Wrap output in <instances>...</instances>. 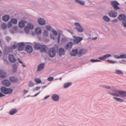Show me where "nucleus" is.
<instances>
[{
    "instance_id": "55",
    "label": "nucleus",
    "mask_w": 126,
    "mask_h": 126,
    "mask_svg": "<svg viewBox=\"0 0 126 126\" xmlns=\"http://www.w3.org/2000/svg\"><path fill=\"white\" fill-rule=\"evenodd\" d=\"M41 88V87H37L33 91H34L35 90H38L40 89Z\"/></svg>"
},
{
    "instance_id": "3",
    "label": "nucleus",
    "mask_w": 126,
    "mask_h": 126,
    "mask_svg": "<svg viewBox=\"0 0 126 126\" xmlns=\"http://www.w3.org/2000/svg\"><path fill=\"white\" fill-rule=\"evenodd\" d=\"M73 37L74 38L73 42L75 44L79 43L82 40V38L81 37L73 36Z\"/></svg>"
},
{
    "instance_id": "24",
    "label": "nucleus",
    "mask_w": 126,
    "mask_h": 126,
    "mask_svg": "<svg viewBox=\"0 0 126 126\" xmlns=\"http://www.w3.org/2000/svg\"><path fill=\"white\" fill-rule=\"evenodd\" d=\"M111 56V55L110 54H106L103 57L99 58V59L102 60H104L107 58Z\"/></svg>"
},
{
    "instance_id": "57",
    "label": "nucleus",
    "mask_w": 126,
    "mask_h": 126,
    "mask_svg": "<svg viewBox=\"0 0 126 126\" xmlns=\"http://www.w3.org/2000/svg\"><path fill=\"white\" fill-rule=\"evenodd\" d=\"M122 63H124L125 64H126V61H125L124 60H122Z\"/></svg>"
},
{
    "instance_id": "28",
    "label": "nucleus",
    "mask_w": 126,
    "mask_h": 126,
    "mask_svg": "<svg viewBox=\"0 0 126 126\" xmlns=\"http://www.w3.org/2000/svg\"><path fill=\"white\" fill-rule=\"evenodd\" d=\"M35 32L36 34H40L41 33V30L40 28H37L35 30Z\"/></svg>"
},
{
    "instance_id": "27",
    "label": "nucleus",
    "mask_w": 126,
    "mask_h": 126,
    "mask_svg": "<svg viewBox=\"0 0 126 126\" xmlns=\"http://www.w3.org/2000/svg\"><path fill=\"white\" fill-rule=\"evenodd\" d=\"M17 112V110L15 109H13L10 110L9 113L10 115H13Z\"/></svg>"
},
{
    "instance_id": "17",
    "label": "nucleus",
    "mask_w": 126,
    "mask_h": 126,
    "mask_svg": "<svg viewBox=\"0 0 126 126\" xmlns=\"http://www.w3.org/2000/svg\"><path fill=\"white\" fill-rule=\"evenodd\" d=\"M78 50L77 49L73 50L70 53V55L73 56H75L78 53Z\"/></svg>"
},
{
    "instance_id": "39",
    "label": "nucleus",
    "mask_w": 126,
    "mask_h": 126,
    "mask_svg": "<svg viewBox=\"0 0 126 126\" xmlns=\"http://www.w3.org/2000/svg\"><path fill=\"white\" fill-rule=\"evenodd\" d=\"M76 1L81 5H83L85 4V3L84 2L80 1V0H76Z\"/></svg>"
},
{
    "instance_id": "63",
    "label": "nucleus",
    "mask_w": 126,
    "mask_h": 126,
    "mask_svg": "<svg viewBox=\"0 0 126 126\" xmlns=\"http://www.w3.org/2000/svg\"><path fill=\"white\" fill-rule=\"evenodd\" d=\"M24 92L25 94H26L28 92V91H26L25 90H24Z\"/></svg>"
},
{
    "instance_id": "7",
    "label": "nucleus",
    "mask_w": 126,
    "mask_h": 126,
    "mask_svg": "<svg viewBox=\"0 0 126 126\" xmlns=\"http://www.w3.org/2000/svg\"><path fill=\"white\" fill-rule=\"evenodd\" d=\"M108 14L110 17L114 18L117 16V13L114 11H112L109 13Z\"/></svg>"
},
{
    "instance_id": "60",
    "label": "nucleus",
    "mask_w": 126,
    "mask_h": 126,
    "mask_svg": "<svg viewBox=\"0 0 126 126\" xmlns=\"http://www.w3.org/2000/svg\"><path fill=\"white\" fill-rule=\"evenodd\" d=\"M53 35L52 34H51L50 35V36L53 39H54V38L53 37Z\"/></svg>"
},
{
    "instance_id": "8",
    "label": "nucleus",
    "mask_w": 126,
    "mask_h": 126,
    "mask_svg": "<svg viewBox=\"0 0 126 126\" xmlns=\"http://www.w3.org/2000/svg\"><path fill=\"white\" fill-rule=\"evenodd\" d=\"M40 50L42 52H47L48 50V48L45 45H41Z\"/></svg>"
},
{
    "instance_id": "6",
    "label": "nucleus",
    "mask_w": 126,
    "mask_h": 126,
    "mask_svg": "<svg viewBox=\"0 0 126 126\" xmlns=\"http://www.w3.org/2000/svg\"><path fill=\"white\" fill-rule=\"evenodd\" d=\"M25 45L23 43H19L17 44V48L19 51H22L24 49Z\"/></svg>"
},
{
    "instance_id": "41",
    "label": "nucleus",
    "mask_w": 126,
    "mask_h": 126,
    "mask_svg": "<svg viewBox=\"0 0 126 126\" xmlns=\"http://www.w3.org/2000/svg\"><path fill=\"white\" fill-rule=\"evenodd\" d=\"M18 60L19 63L22 64V66L23 67H26L25 65L23 64V63L21 61L20 59H18Z\"/></svg>"
},
{
    "instance_id": "44",
    "label": "nucleus",
    "mask_w": 126,
    "mask_h": 126,
    "mask_svg": "<svg viewBox=\"0 0 126 126\" xmlns=\"http://www.w3.org/2000/svg\"><path fill=\"white\" fill-rule=\"evenodd\" d=\"M107 61L110 63H114L116 62V61L110 60H107Z\"/></svg>"
},
{
    "instance_id": "58",
    "label": "nucleus",
    "mask_w": 126,
    "mask_h": 126,
    "mask_svg": "<svg viewBox=\"0 0 126 126\" xmlns=\"http://www.w3.org/2000/svg\"><path fill=\"white\" fill-rule=\"evenodd\" d=\"M40 92V91H39L38 93H37L36 94L34 95V96H36Z\"/></svg>"
},
{
    "instance_id": "50",
    "label": "nucleus",
    "mask_w": 126,
    "mask_h": 126,
    "mask_svg": "<svg viewBox=\"0 0 126 126\" xmlns=\"http://www.w3.org/2000/svg\"><path fill=\"white\" fill-rule=\"evenodd\" d=\"M16 48H17V45H13L11 47L12 49H15Z\"/></svg>"
},
{
    "instance_id": "40",
    "label": "nucleus",
    "mask_w": 126,
    "mask_h": 126,
    "mask_svg": "<svg viewBox=\"0 0 126 126\" xmlns=\"http://www.w3.org/2000/svg\"><path fill=\"white\" fill-rule=\"evenodd\" d=\"M6 27V25L5 23H3L1 25V28L3 29H5Z\"/></svg>"
},
{
    "instance_id": "49",
    "label": "nucleus",
    "mask_w": 126,
    "mask_h": 126,
    "mask_svg": "<svg viewBox=\"0 0 126 126\" xmlns=\"http://www.w3.org/2000/svg\"><path fill=\"white\" fill-rule=\"evenodd\" d=\"M102 86L103 87L108 89H110V87L109 86H108L106 85H103Z\"/></svg>"
},
{
    "instance_id": "16",
    "label": "nucleus",
    "mask_w": 126,
    "mask_h": 126,
    "mask_svg": "<svg viewBox=\"0 0 126 126\" xmlns=\"http://www.w3.org/2000/svg\"><path fill=\"white\" fill-rule=\"evenodd\" d=\"M26 21H21L19 22L18 25L20 28H23L25 26V24Z\"/></svg>"
},
{
    "instance_id": "18",
    "label": "nucleus",
    "mask_w": 126,
    "mask_h": 126,
    "mask_svg": "<svg viewBox=\"0 0 126 126\" xmlns=\"http://www.w3.org/2000/svg\"><path fill=\"white\" fill-rule=\"evenodd\" d=\"M87 51V50H86L82 49L80 50L78 54L79 55V56H80L81 55L84 54L86 53Z\"/></svg>"
},
{
    "instance_id": "59",
    "label": "nucleus",
    "mask_w": 126,
    "mask_h": 126,
    "mask_svg": "<svg viewBox=\"0 0 126 126\" xmlns=\"http://www.w3.org/2000/svg\"><path fill=\"white\" fill-rule=\"evenodd\" d=\"M4 95L0 92V97L3 96Z\"/></svg>"
},
{
    "instance_id": "53",
    "label": "nucleus",
    "mask_w": 126,
    "mask_h": 126,
    "mask_svg": "<svg viewBox=\"0 0 126 126\" xmlns=\"http://www.w3.org/2000/svg\"><path fill=\"white\" fill-rule=\"evenodd\" d=\"M12 21L8 23V25L9 27L11 26L12 24Z\"/></svg>"
},
{
    "instance_id": "43",
    "label": "nucleus",
    "mask_w": 126,
    "mask_h": 126,
    "mask_svg": "<svg viewBox=\"0 0 126 126\" xmlns=\"http://www.w3.org/2000/svg\"><path fill=\"white\" fill-rule=\"evenodd\" d=\"M44 35L45 36H47L48 35V31H44L43 32Z\"/></svg>"
},
{
    "instance_id": "15",
    "label": "nucleus",
    "mask_w": 126,
    "mask_h": 126,
    "mask_svg": "<svg viewBox=\"0 0 126 126\" xmlns=\"http://www.w3.org/2000/svg\"><path fill=\"white\" fill-rule=\"evenodd\" d=\"M44 67V63L41 64L39 65L38 67L37 71H40L43 69Z\"/></svg>"
},
{
    "instance_id": "42",
    "label": "nucleus",
    "mask_w": 126,
    "mask_h": 126,
    "mask_svg": "<svg viewBox=\"0 0 126 126\" xmlns=\"http://www.w3.org/2000/svg\"><path fill=\"white\" fill-rule=\"evenodd\" d=\"M120 58L122 59H124L126 58V54H122L120 56Z\"/></svg>"
},
{
    "instance_id": "19",
    "label": "nucleus",
    "mask_w": 126,
    "mask_h": 126,
    "mask_svg": "<svg viewBox=\"0 0 126 126\" xmlns=\"http://www.w3.org/2000/svg\"><path fill=\"white\" fill-rule=\"evenodd\" d=\"M6 77V74L2 70H0V78H5Z\"/></svg>"
},
{
    "instance_id": "26",
    "label": "nucleus",
    "mask_w": 126,
    "mask_h": 126,
    "mask_svg": "<svg viewBox=\"0 0 126 126\" xmlns=\"http://www.w3.org/2000/svg\"><path fill=\"white\" fill-rule=\"evenodd\" d=\"M17 79L15 77H12L10 78V81L13 82H16L17 81Z\"/></svg>"
},
{
    "instance_id": "9",
    "label": "nucleus",
    "mask_w": 126,
    "mask_h": 126,
    "mask_svg": "<svg viewBox=\"0 0 126 126\" xmlns=\"http://www.w3.org/2000/svg\"><path fill=\"white\" fill-rule=\"evenodd\" d=\"M26 50L28 53H30L32 51V47L30 45H27L26 47Z\"/></svg>"
},
{
    "instance_id": "54",
    "label": "nucleus",
    "mask_w": 126,
    "mask_h": 126,
    "mask_svg": "<svg viewBox=\"0 0 126 126\" xmlns=\"http://www.w3.org/2000/svg\"><path fill=\"white\" fill-rule=\"evenodd\" d=\"M123 23L124 27L126 28V21L124 20L123 21Z\"/></svg>"
},
{
    "instance_id": "20",
    "label": "nucleus",
    "mask_w": 126,
    "mask_h": 126,
    "mask_svg": "<svg viewBox=\"0 0 126 126\" xmlns=\"http://www.w3.org/2000/svg\"><path fill=\"white\" fill-rule=\"evenodd\" d=\"M126 18V16L125 15L123 14L120 15L118 17V18L120 20H124Z\"/></svg>"
},
{
    "instance_id": "2",
    "label": "nucleus",
    "mask_w": 126,
    "mask_h": 126,
    "mask_svg": "<svg viewBox=\"0 0 126 126\" xmlns=\"http://www.w3.org/2000/svg\"><path fill=\"white\" fill-rule=\"evenodd\" d=\"M56 53L55 48H50L48 52V54L50 57L51 58L54 57Z\"/></svg>"
},
{
    "instance_id": "37",
    "label": "nucleus",
    "mask_w": 126,
    "mask_h": 126,
    "mask_svg": "<svg viewBox=\"0 0 126 126\" xmlns=\"http://www.w3.org/2000/svg\"><path fill=\"white\" fill-rule=\"evenodd\" d=\"M29 29L28 26H26L24 28V31L26 33H28L29 32Z\"/></svg>"
},
{
    "instance_id": "29",
    "label": "nucleus",
    "mask_w": 126,
    "mask_h": 126,
    "mask_svg": "<svg viewBox=\"0 0 126 126\" xmlns=\"http://www.w3.org/2000/svg\"><path fill=\"white\" fill-rule=\"evenodd\" d=\"M72 84L71 83H67L64 84V88H66L68 87Z\"/></svg>"
},
{
    "instance_id": "52",
    "label": "nucleus",
    "mask_w": 126,
    "mask_h": 126,
    "mask_svg": "<svg viewBox=\"0 0 126 126\" xmlns=\"http://www.w3.org/2000/svg\"><path fill=\"white\" fill-rule=\"evenodd\" d=\"M46 29L48 31L50 30L51 29V27L50 26H47L46 27Z\"/></svg>"
},
{
    "instance_id": "34",
    "label": "nucleus",
    "mask_w": 126,
    "mask_h": 126,
    "mask_svg": "<svg viewBox=\"0 0 126 126\" xmlns=\"http://www.w3.org/2000/svg\"><path fill=\"white\" fill-rule=\"evenodd\" d=\"M113 98L115 99V100L121 102H122L124 101L123 100L120 98L116 97H113Z\"/></svg>"
},
{
    "instance_id": "36",
    "label": "nucleus",
    "mask_w": 126,
    "mask_h": 126,
    "mask_svg": "<svg viewBox=\"0 0 126 126\" xmlns=\"http://www.w3.org/2000/svg\"><path fill=\"white\" fill-rule=\"evenodd\" d=\"M13 71L14 72H16L17 70V66L16 64H14L13 65Z\"/></svg>"
},
{
    "instance_id": "13",
    "label": "nucleus",
    "mask_w": 126,
    "mask_h": 126,
    "mask_svg": "<svg viewBox=\"0 0 126 126\" xmlns=\"http://www.w3.org/2000/svg\"><path fill=\"white\" fill-rule=\"evenodd\" d=\"M73 45V43L70 42H68L66 45V49H70L72 47V46Z\"/></svg>"
},
{
    "instance_id": "25",
    "label": "nucleus",
    "mask_w": 126,
    "mask_h": 126,
    "mask_svg": "<svg viewBox=\"0 0 126 126\" xmlns=\"http://www.w3.org/2000/svg\"><path fill=\"white\" fill-rule=\"evenodd\" d=\"M65 53V51L64 49L62 48H61L59 50V54L61 56L62 55H64Z\"/></svg>"
},
{
    "instance_id": "61",
    "label": "nucleus",
    "mask_w": 126,
    "mask_h": 126,
    "mask_svg": "<svg viewBox=\"0 0 126 126\" xmlns=\"http://www.w3.org/2000/svg\"><path fill=\"white\" fill-rule=\"evenodd\" d=\"M60 38V35H58V43H59Z\"/></svg>"
},
{
    "instance_id": "47",
    "label": "nucleus",
    "mask_w": 126,
    "mask_h": 126,
    "mask_svg": "<svg viewBox=\"0 0 126 126\" xmlns=\"http://www.w3.org/2000/svg\"><path fill=\"white\" fill-rule=\"evenodd\" d=\"M52 31L55 36L57 35L58 33L56 31L54 30H52Z\"/></svg>"
},
{
    "instance_id": "1",
    "label": "nucleus",
    "mask_w": 126,
    "mask_h": 126,
    "mask_svg": "<svg viewBox=\"0 0 126 126\" xmlns=\"http://www.w3.org/2000/svg\"><path fill=\"white\" fill-rule=\"evenodd\" d=\"M1 92L5 94H10L13 92L12 90L10 88H7L5 87H2L0 88Z\"/></svg>"
},
{
    "instance_id": "45",
    "label": "nucleus",
    "mask_w": 126,
    "mask_h": 126,
    "mask_svg": "<svg viewBox=\"0 0 126 126\" xmlns=\"http://www.w3.org/2000/svg\"><path fill=\"white\" fill-rule=\"evenodd\" d=\"M6 39L7 41L8 42L10 41L11 40V38L9 36H7L6 37Z\"/></svg>"
},
{
    "instance_id": "21",
    "label": "nucleus",
    "mask_w": 126,
    "mask_h": 126,
    "mask_svg": "<svg viewBox=\"0 0 126 126\" xmlns=\"http://www.w3.org/2000/svg\"><path fill=\"white\" fill-rule=\"evenodd\" d=\"M41 45L39 43H35L34 45V48L36 50H40Z\"/></svg>"
},
{
    "instance_id": "14",
    "label": "nucleus",
    "mask_w": 126,
    "mask_h": 126,
    "mask_svg": "<svg viewBox=\"0 0 126 126\" xmlns=\"http://www.w3.org/2000/svg\"><path fill=\"white\" fill-rule=\"evenodd\" d=\"M59 97L58 95L56 94H53L52 96V99L55 101H58L59 100Z\"/></svg>"
},
{
    "instance_id": "11",
    "label": "nucleus",
    "mask_w": 126,
    "mask_h": 126,
    "mask_svg": "<svg viewBox=\"0 0 126 126\" xmlns=\"http://www.w3.org/2000/svg\"><path fill=\"white\" fill-rule=\"evenodd\" d=\"M118 92L122 97L124 98L126 96V92L122 91H118Z\"/></svg>"
},
{
    "instance_id": "64",
    "label": "nucleus",
    "mask_w": 126,
    "mask_h": 126,
    "mask_svg": "<svg viewBox=\"0 0 126 126\" xmlns=\"http://www.w3.org/2000/svg\"><path fill=\"white\" fill-rule=\"evenodd\" d=\"M49 96H47L46 97H45V99H47V98H48V97H49Z\"/></svg>"
},
{
    "instance_id": "46",
    "label": "nucleus",
    "mask_w": 126,
    "mask_h": 126,
    "mask_svg": "<svg viewBox=\"0 0 126 126\" xmlns=\"http://www.w3.org/2000/svg\"><path fill=\"white\" fill-rule=\"evenodd\" d=\"M100 61L98 60L91 59L90 60V62H96Z\"/></svg>"
},
{
    "instance_id": "4",
    "label": "nucleus",
    "mask_w": 126,
    "mask_h": 126,
    "mask_svg": "<svg viewBox=\"0 0 126 126\" xmlns=\"http://www.w3.org/2000/svg\"><path fill=\"white\" fill-rule=\"evenodd\" d=\"M76 26V28L77 31L79 32H82L83 31V29L82 27L81 26L79 23H75V24Z\"/></svg>"
},
{
    "instance_id": "38",
    "label": "nucleus",
    "mask_w": 126,
    "mask_h": 126,
    "mask_svg": "<svg viewBox=\"0 0 126 126\" xmlns=\"http://www.w3.org/2000/svg\"><path fill=\"white\" fill-rule=\"evenodd\" d=\"M28 86L30 87H33L34 86V83L31 81H30L28 83Z\"/></svg>"
},
{
    "instance_id": "35",
    "label": "nucleus",
    "mask_w": 126,
    "mask_h": 126,
    "mask_svg": "<svg viewBox=\"0 0 126 126\" xmlns=\"http://www.w3.org/2000/svg\"><path fill=\"white\" fill-rule=\"evenodd\" d=\"M116 74H123V71L121 70H116Z\"/></svg>"
},
{
    "instance_id": "10",
    "label": "nucleus",
    "mask_w": 126,
    "mask_h": 126,
    "mask_svg": "<svg viewBox=\"0 0 126 126\" xmlns=\"http://www.w3.org/2000/svg\"><path fill=\"white\" fill-rule=\"evenodd\" d=\"M9 59L10 61L12 62H15L16 61L15 58L12 54H10L9 55Z\"/></svg>"
},
{
    "instance_id": "30",
    "label": "nucleus",
    "mask_w": 126,
    "mask_h": 126,
    "mask_svg": "<svg viewBox=\"0 0 126 126\" xmlns=\"http://www.w3.org/2000/svg\"><path fill=\"white\" fill-rule=\"evenodd\" d=\"M27 26L30 29H33L34 26L31 23H28L27 25Z\"/></svg>"
},
{
    "instance_id": "56",
    "label": "nucleus",
    "mask_w": 126,
    "mask_h": 126,
    "mask_svg": "<svg viewBox=\"0 0 126 126\" xmlns=\"http://www.w3.org/2000/svg\"><path fill=\"white\" fill-rule=\"evenodd\" d=\"M117 21L118 20L117 19H115L113 20L112 21V22L114 23H115L117 22Z\"/></svg>"
},
{
    "instance_id": "23",
    "label": "nucleus",
    "mask_w": 126,
    "mask_h": 126,
    "mask_svg": "<svg viewBox=\"0 0 126 126\" xmlns=\"http://www.w3.org/2000/svg\"><path fill=\"white\" fill-rule=\"evenodd\" d=\"M10 19L9 16L7 15H5L2 17V19L5 21H8Z\"/></svg>"
},
{
    "instance_id": "32",
    "label": "nucleus",
    "mask_w": 126,
    "mask_h": 126,
    "mask_svg": "<svg viewBox=\"0 0 126 126\" xmlns=\"http://www.w3.org/2000/svg\"><path fill=\"white\" fill-rule=\"evenodd\" d=\"M35 82L38 83H41V81L40 78H37L34 79Z\"/></svg>"
},
{
    "instance_id": "62",
    "label": "nucleus",
    "mask_w": 126,
    "mask_h": 126,
    "mask_svg": "<svg viewBox=\"0 0 126 126\" xmlns=\"http://www.w3.org/2000/svg\"><path fill=\"white\" fill-rule=\"evenodd\" d=\"M110 94L112 95L113 96H115L116 94H113L112 93H110Z\"/></svg>"
},
{
    "instance_id": "5",
    "label": "nucleus",
    "mask_w": 126,
    "mask_h": 126,
    "mask_svg": "<svg viewBox=\"0 0 126 126\" xmlns=\"http://www.w3.org/2000/svg\"><path fill=\"white\" fill-rule=\"evenodd\" d=\"M111 4L114 8L115 10H117V9H120V8L117 5L119 4L116 1H111Z\"/></svg>"
},
{
    "instance_id": "12",
    "label": "nucleus",
    "mask_w": 126,
    "mask_h": 126,
    "mask_svg": "<svg viewBox=\"0 0 126 126\" xmlns=\"http://www.w3.org/2000/svg\"><path fill=\"white\" fill-rule=\"evenodd\" d=\"M2 83L3 85L6 86H8L10 84V82L7 80H5L3 81H2Z\"/></svg>"
},
{
    "instance_id": "51",
    "label": "nucleus",
    "mask_w": 126,
    "mask_h": 126,
    "mask_svg": "<svg viewBox=\"0 0 126 126\" xmlns=\"http://www.w3.org/2000/svg\"><path fill=\"white\" fill-rule=\"evenodd\" d=\"M114 58L116 59H119L120 58V56H119L117 55H114Z\"/></svg>"
},
{
    "instance_id": "48",
    "label": "nucleus",
    "mask_w": 126,
    "mask_h": 126,
    "mask_svg": "<svg viewBox=\"0 0 126 126\" xmlns=\"http://www.w3.org/2000/svg\"><path fill=\"white\" fill-rule=\"evenodd\" d=\"M54 79L53 77H49L48 78L47 80L49 81H51L52 80Z\"/></svg>"
},
{
    "instance_id": "33",
    "label": "nucleus",
    "mask_w": 126,
    "mask_h": 126,
    "mask_svg": "<svg viewBox=\"0 0 126 126\" xmlns=\"http://www.w3.org/2000/svg\"><path fill=\"white\" fill-rule=\"evenodd\" d=\"M11 21L14 24H16L17 22V21L16 19L13 18L11 19Z\"/></svg>"
},
{
    "instance_id": "31",
    "label": "nucleus",
    "mask_w": 126,
    "mask_h": 126,
    "mask_svg": "<svg viewBox=\"0 0 126 126\" xmlns=\"http://www.w3.org/2000/svg\"><path fill=\"white\" fill-rule=\"evenodd\" d=\"M103 19L105 21L107 22H109L110 20L108 16H104L103 17Z\"/></svg>"
},
{
    "instance_id": "22",
    "label": "nucleus",
    "mask_w": 126,
    "mask_h": 126,
    "mask_svg": "<svg viewBox=\"0 0 126 126\" xmlns=\"http://www.w3.org/2000/svg\"><path fill=\"white\" fill-rule=\"evenodd\" d=\"M39 23L41 25H43L45 24V21L43 19L41 18L38 20Z\"/></svg>"
}]
</instances>
